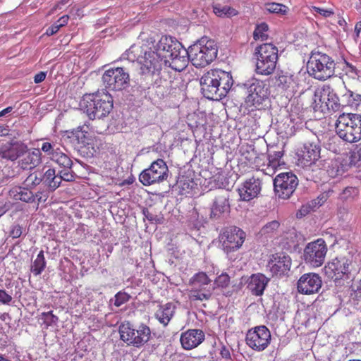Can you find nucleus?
I'll return each instance as SVG.
<instances>
[{"mask_svg":"<svg viewBox=\"0 0 361 361\" xmlns=\"http://www.w3.org/2000/svg\"><path fill=\"white\" fill-rule=\"evenodd\" d=\"M280 223L276 220H273L267 223L260 230L262 235H271L279 228Z\"/></svg>","mask_w":361,"mask_h":361,"instance_id":"46","label":"nucleus"},{"mask_svg":"<svg viewBox=\"0 0 361 361\" xmlns=\"http://www.w3.org/2000/svg\"><path fill=\"white\" fill-rule=\"evenodd\" d=\"M120 339L128 345L141 348L152 338L150 328L140 324L135 328L130 322H122L118 327Z\"/></svg>","mask_w":361,"mask_h":361,"instance_id":"8","label":"nucleus"},{"mask_svg":"<svg viewBox=\"0 0 361 361\" xmlns=\"http://www.w3.org/2000/svg\"><path fill=\"white\" fill-rule=\"evenodd\" d=\"M142 214L148 221L151 223L157 222V216L151 213L147 208L142 209Z\"/></svg>","mask_w":361,"mask_h":361,"instance_id":"57","label":"nucleus"},{"mask_svg":"<svg viewBox=\"0 0 361 361\" xmlns=\"http://www.w3.org/2000/svg\"><path fill=\"white\" fill-rule=\"evenodd\" d=\"M11 300V295L8 294L5 290L0 288V302L4 305H8Z\"/></svg>","mask_w":361,"mask_h":361,"instance_id":"55","label":"nucleus"},{"mask_svg":"<svg viewBox=\"0 0 361 361\" xmlns=\"http://www.w3.org/2000/svg\"><path fill=\"white\" fill-rule=\"evenodd\" d=\"M230 283V276L226 273H222L214 281L216 287L226 288Z\"/></svg>","mask_w":361,"mask_h":361,"instance_id":"51","label":"nucleus"},{"mask_svg":"<svg viewBox=\"0 0 361 361\" xmlns=\"http://www.w3.org/2000/svg\"><path fill=\"white\" fill-rule=\"evenodd\" d=\"M42 182H43V176L38 177L36 173H30L25 180L26 186L30 190L39 185Z\"/></svg>","mask_w":361,"mask_h":361,"instance_id":"49","label":"nucleus"},{"mask_svg":"<svg viewBox=\"0 0 361 361\" xmlns=\"http://www.w3.org/2000/svg\"><path fill=\"white\" fill-rule=\"evenodd\" d=\"M87 134V132L83 130V127L79 126L72 130H66L63 133V137L75 147H83L89 144V138Z\"/></svg>","mask_w":361,"mask_h":361,"instance_id":"26","label":"nucleus"},{"mask_svg":"<svg viewBox=\"0 0 361 361\" xmlns=\"http://www.w3.org/2000/svg\"><path fill=\"white\" fill-rule=\"evenodd\" d=\"M298 177L291 171L278 174L273 180L274 190L280 199L288 200L298 185Z\"/></svg>","mask_w":361,"mask_h":361,"instance_id":"13","label":"nucleus"},{"mask_svg":"<svg viewBox=\"0 0 361 361\" xmlns=\"http://www.w3.org/2000/svg\"><path fill=\"white\" fill-rule=\"evenodd\" d=\"M80 105L90 119L102 118L108 116L113 109L112 96L104 91L85 94Z\"/></svg>","mask_w":361,"mask_h":361,"instance_id":"3","label":"nucleus"},{"mask_svg":"<svg viewBox=\"0 0 361 361\" xmlns=\"http://www.w3.org/2000/svg\"><path fill=\"white\" fill-rule=\"evenodd\" d=\"M13 109V106H8L6 109L0 111V117L5 116L8 114H10L11 112H12Z\"/></svg>","mask_w":361,"mask_h":361,"instance_id":"64","label":"nucleus"},{"mask_svg":"<svg viewBox=\"0 0 361 361\" xmlns=\"http://www.w3.org/2000/svg\"><path fill=\"white\" fill-rule=\"evenodd\" d=\"M322 281L317 274L308 273L300 276L298 283V291L305 295L317 293L322 287Z\"/></svg>","mask_w":361,"mask_h":361,"instance_id":"21","label":"nucleus"},{"mask_svg":"<svg viewBox=\"0 0 361 361\" xmlns=\"http://www.w3.org/2000/svg\"><path fill=\"white\" fill-rule=\"evenodd\" d=\"M176 306L172 302L160 305L155 313L156 318L164 326H167L175 313Z\"/></svg>","mask_w":361,"mask_h":361,"instance_id":"31","label":"nucleus"},{"mask_svg":"<svg viewBox=\"0 0 361 361\" xmlns=\"http://www.w3.org/2000/svg\"><path fill=\"white\" fill-rule=\"evenodd\" d=\"M212 295V290H206L204 288H194L190 293V298L192 300H208Z\"/></svg>","mask_w":361,"mask_h":361,"instance_id":"35","label":"nucleus"},{"mask_svg":"<svg viewBox=\"0 0 361 361\" xmlns=\"http://www.w3.org/2000/svg\"><path fill=\"white\" fill-rule=\"evenodd\" d=\"M204 340V334L200 329H189L180 336V343L185 350H191L198 346Z\"/></svg>","mask_w":361,"mask_h":361,"instance_id":"25","label":"nucleus"},{"mask_svg":"<svg viewBox=\"0 0 361 361\" xmlns=\"http://www.w3.org/2000/svg\"><path fill=\"white\" fill-rule=\"evenodd\" d=\"M269 281L264 274L258 273L252 274L247 281L248 290L256 296L262 295Z\"/></svg>","mask_w":361,"mask_h":361,"instance_id":"28","label":"nucleus"},{"mask_svg":"<svg viewBox=\"0 0 361 361\" xmlns=\"http://www.w3.org/2000/svg\"><path fill=\"white\" fill-rule=\"evenodd\" d=\"M213 12L220 18H231L237 16L238 12L236 9L228 6H221L220 4L212 5Z\"/></svg>","mask_w":361,"mask_h":361,"instance_id":"33","label":"nucleus"},{"mask_svg":"<svg viewBox=\"0 0 361 361\" xmlns=\"http://www.w3.org/2000/svg\"><path fill=\"white\" fill-rule=\"evenodd\" d=\"M131 296L126 292L119 291L114 296V305L116 307H120L126 302H128Z\"/></svg>","mask_w":361,"mask_h":361,"instance_id":"50","label":"nucleus"},{"mask_svg":"<svg viewBox=\"0 0 361 361\" xmlns=\"http://www.w3.org/2000/svg\"><path fill=\"white\" fill-rule=\"evenodd\" d=\"M182 44L176 38L171 36H162L159 42L151 47V51L147 55V66L164 75L166 72L162 70V66H167L172 52L180 49Z\"/></svg>","mask_w":361,"mask_h":361,"instance_id":"2","label":"nucleus"},{"mask_svg":"<svg viewBox=\"0 0 361 361\" xmlns=\"http://www.w3.org/2000/svg\"><path fill=\"white\" fill-rule=\"evenodd\" d=\"M352 260L345 257H336L324 267V271L328 278L336 281L350 278V266Z\"/></svg>","mask_w":361,"mask_h":361,"instance_id":"18","label":"nucleus"},{"mask_svg":"<svg viewBox=\"0 0 361 361\" xmlns=\"http://www.w3.org/2000/svg\"><path fill=\"white\" fill-rule=\"evenodd\" d=\"M190 62L197 67L210 64L217 56L218 48L215 42L207 37H202L189 47Z\"/></svg>","mask_w":361,"mask_h":361,"instance_id":"5","label":"nucleus"},{"mask_svg":"<svg viewBox=\"0 0 361 361\" xmlns=\"http://www.w3.org/2000/svg\"><path fill=\"white\" fill-rule=\"evenodd\" d=\"M299 238L300 235L295 229L288 231L284 238V240H286V244L288 246V249L293 248L294 250H296L297 247L298 246Z\"/></svg>","mask_w":361,"mask_h":361,"instance_id":"43","label":"nucleus"},{"mask_svg":"<svg viewBox=\"0 0 361 361\" xmlns=\"http://www.w3.org/2000/svg\"><path fill=\"white\" fill-rule=\"evenodd\" d=\"M264 10L270 13L286 15L288 11V6L279 3H267L264 5Z\"/></svg>","mask_w":361,"mask_h":361,"instance_id":"41","label":"nucleus"},{"mask_svg":"<svg viewBox=\"0 0 361 361\" xmlns=\"http://www.w3.org/2000/svg\"><path fill=\"white\" fill-rule=\"evenodd\" d=\"M307 68L310 75L319 80H326L335 75L336 63L326 54L312 51Z\"/></svg>","mask_w":361,"mask_h":361,"instance_id":"7","label":"nucleus"},{"mask_svg":"<svg viewBox=\"0 0 361 361\" xmlns=\"http://www.w3.org/2000/svg\"><path fill=\"white\" fill-rule=\"evenodd\" d=\"M8 195L11 198L15 200H20L27 203L35 202L34 193L27 186H14L10 189Z\"/></svg>","mask_w":361,"mask_h":361,"instance_id":"30","label":"nucleus"},{"mask_svg":"<svg viewBox=\"0 0 361 361\" xmlns=\"http://www.w3.org/2000/svg\"><path fill=\"white\" fill-rule=\"evenodd\" d=\"M178 184L183 190H191L194 188L195 185V183L192 179L185 176H183L180 179Z\"/></svg>","mask_w":361,"mask_h":361,"instance_id":"53","label":"nucleus"},{"mask_svg":"<svg viewBox=\"0 0 361 361\" xmlns=\"http://www.w3.org/2000/svg\"><path fill=\"white\" fill-rule=\"evenodd\" d=\"M151 51V47H143L142 46L133 44L126 52L127 59L129 61H137L139 63L142 64L141 71L147 68V54Z\"/></svg>","mask_w":361,"mask_h":361,"instance_id":"27","label":"nucleus"},{"mask_svg":"<svg viewBox=\"0 0 361 361\" xmlns=\"http://www.w3.org/2000/svg\"><path fill=\"white\" fill-rule=\"evenodd\" d=\"M211 281L204 272H198L190 279V284L195 288H201V286L208 285Z\"/></svg>","mask_w":361,"mask_h":361,"instance_id":"40","label":"nucleus"},{"mask_svg":"<svg viewBox=\"0 0 361 361\" xmlns=\"http://www.w3.org/2000/svg\"><path fill=\"white\" fill-rule=\"evenodd\" d=\"M314 10L317 13H319L320 15L326 18L331 16L334 13L333 11H331V10H327L317 7H314Z\"/></svg>","mask_w":361,"mask_h":361,"instance_id":"59","label":"nucleus"},{"mask_svg":"<svg viewBox=\"0 0 361 361\" xmlns=\"http://www.w3.org/2000/svg\"><path fill=\"white\" fill-rule=\"evenodd\" d=\"M141 71L140 79L134 82L130 91V100L134 102H142L144 99H149V92L152 86L160 87L166 80L164 75L154 71L150 66Z\"/></svg>","mask_w":361,"mask_h":361,"instance_id":"4","label":"nucleus"},{"mask_svg":"<svg viewBox=\"0 0 361 361\" xmlns=\"http://www.w3.org/2000/svg\"><path fill=\"white\" fill-rule=\"evenodd\" d=\"M10 209V205L5 203L0 206V218Z\"/></svg>","mask_w":361,"mask_h":361,"instance_id":"63","label":"nucleus"},{"mask_svg":"<svg viewBox=\"0 0 361 361\" xmlns=\"http://www.w3.org/2000/svg\"><path fill=\"white\" fill-rule=\"evenodd\" d=\"M47 73L46 72L40 71L37 74H36L34 77V81L35 83H40L44 80L46 78Z\"/></svg>","mask_w":361,"mask_h":361,"instance_id":"60","label":"nucleus"},{"mask_svg":"<svg viewBox=\"0 0 361 361\" xmlns=\"http://www.w3.org/2000/svg\"><path fill=\"white\" fill-rule=\"evenodd\" d=\"M23 161L27 164H30L33 167L38 166L42 162V153L39 149H34L28 152Z\"/></svg>","mask_w":361,"mask_h":361,"instance_id":"42","label":"nucleus"},{"mask_svg":"<svg viewBox=\"0 0 361 361\" xmlns=\"http://www.w3.org/2000/svg\"><path fill=\"white\" fill-rule=\"evenodd\" d=\"M245 237L246 234L241 228L231 226L225 228L219 235V241L224 252L229 254L242 247Z\"/></svg>","mask_w":361,"mask_h":361,"instance_id":"15","label":"nucleus"},{"mask_svg":"<svg viewBox=\"0 0 361 361\" xmlns=\"http://www.w3.org/2000/svg\"><path fill=\"white\" fill-rule=\"evenodd\" d=\"M342 102H343V106H357L361 102V94L354 93L348 90L342 95Z\"/></svg>","mask_w":361,"mask_h":361,"instance_id":"39","label":"nucleus"},{"mask_svg":"<svg viewBox=\"0 0 361 361\" xmlns=\"http://www.w3.org/2000/svg\"><path fill=\"white\" fill-rule=\"evenodd\" d=\"M327 252V247L322 238L309 243L304 249L303 259L306 264L313 267L322 266Z\"/></svg>","mask_w":361,"mask_h":361,"instance_id":"16","label":"nucleus"},{"mask_svg":"<svg viewBox=\"0 0 361 361\" xmlns=\"http://www.w3.org/2000/svg\"><path fill=\"white\" fill-rule=\"evenodd\" d=\"M209 209L211 221L216 223L224 221L231 212L230 192L224 189L214 191Z\"/></svg>","mask_w":361,"mask_h":361,"instance_id":"10","label":"nucleus"},{"mask_svg":"<svg viewBox=\"0 0 361 361\" xmlns=\"http://www.w3.org/2000/svg\"><path fill=\"white\" fill-rule=\"evenodd\" d=\"M102 81L109 90L122 91L130 85L129 71L124 67L109 68L104 73Z\"/></svg>","mask_w":361,"mask_h":361,"instance_id":"12","label":"nucleus"},{"mask_svg":"<svg viewBox=\"0 0 361 361\" xmlns=\"http://www.w3.org/2000/svg\"><path fill=\"white\" fill-rule=\"evenodd\" d=\"M273 80H274V85L282 90L289 87L292 82L291 75L283 71L278 72Z\"/></svg>","mask_w":361,"mask_h":361,"instance_id":"37","label":"nucleus"},{"mask_svg":"<svg viewBox=\"0 0 361 361\" xmlns=\"http://www.w3.org/2000/svg\"><path fill=\"white\" fill-rule=\"evenodd\" d=\"M338 137L348 142H356L361 139V115L342 114L336 123Z\"/></svg>","mask_w":361,"mask_h":361,"instance_id":"6","label":"nucleus"},{"mask_svg":"<svg viewBox=\"0 0 361 361\" xmlns=\"http://www.w3.org/2000/svg\"><path fill=\"white\" fill-rule=\"evenodd\" d=\"M179 48L180 49L177 50L176 52L171 54V58L166 66L171 67L176 71L180 72L188 66V62L190 61V57L189 56V47L185 49L181 44Z\"/></svg>","mask_w":361,"mask_h":361,"instance_id":"23","label":"nucleus"},{"mask_svg":"<svg viewBox=\"0 0 361 361\" xmlns=\"http://www.w3.org/2000/svg\"><path fill=\"white\" fill-rule=\"evenodd\" d=\"M28 150L27 145L22 141L11 140L0 147V157L14 161L24 155Z\"/></svg>","mask_w":361,"mask_h":361,"instance_id":"20","label":"nucleus"},{"mask_svg":"<svg viewBox=\"0 0 361 361\" xmlns=\"http://www.w3.org/2000/svg\"><path fill=\"white\" fill-rule=\"evenodd\" d=\"M291 264V259L289 255L284 253H276L271 255L268 262L267 267L273 276L281 277L288 275Z\"/></svg>","mask_w":361,"mask_h":361,"instance_id":"19","label":"nucleus"},{"mask_svg":"<svg viewBox=\"0 0 361 361\" xmlns=\"http://www.w3.org/2000/svg\"><path fill=\"white\" fill-rule=\"evenodd\" d=\"M73 165H68V167H61V169L59 171V177L61 178V182L65 181H73L75 179V174L72 171Z\"/></svg>","mask_w":361,"mask_h":361,"instance_id":"48","label":"nucleus"},{"mask_svg":"<svg viewBox=\"0 0 361 361\" xmlns=\"http://www.w3.org/2000/svg\"><path fill=\"white\" fill-rule=\"evenodd\" d=\"M42 319L44 320V323L47 326H51L57 323L59 318L57 316L53 314L52 311L47 312H43L42 314Z\"/></svg>","mask_w":361,"mask_h":361,"instance_id":"52","label":"nucleus"},{"mask_svg":"<svg viewBox=\"0 0 361 361\" xmlns=\"http://www.w3.org/2000/svg\"><path fill=\"white\" fill-rule=\"evenodd\" d=\"M51 161L57 164L61 168L68 167V165L73 164V161L62 149L55 154Z\"/></svg>","mask_w":361,"mask_h":361,"instance_id":"44","label":"nucleus"},{"mask_svg":"<svg viewBox=\"0 0 361 361\" xmlns=\"http://www.w3.org/2000/svg\"><path fill=\"white\" fill-rule=\"evenodd\" d=\"M59 173L56 174L54 169H49L43 175V183L50 191H54L61 183Z\"/></svg>","mask_w":361,"mask_h":361,"instance_id":"32","label":"nucleus"},{"mask_svg":"<svg viewBox=\"0 0 361 361\" xmlns=\"http://www.w3.org/2000/svg\"><path fill=\"white\" fill-rule=\"evenodd\" d=\"M45 267L46 260L44 255V251L41 250L31 266V271L34 275L38 276L42 274Z\"/></svg>","mask_w":361,"mask_h":361,"instance_id":"38","label":"nucleus"},{"mask_svg":"<svg viewBox=\"0 0 361 361\" xmlns=\"http://www.w3.org/2000/svg\"><path fill=\"white\" fill-rule=\"evenodd\" d=\"M233 82L231 72L211 69L200 78L201 92L209 100L219 101L227 95Z\"/></svg>","mask_w":361,"mask_h":361,"instance_id":"1","label":"nucleus"},{"mask_svg":"<svg viewBox=\"0 0 361 361\" xmlns=\"http://www.w3.org/2000/svg\"><path fill=\"white\" fill-rule=\"evenodd\" d=\"M271 333L264 326H258L252 328L246 334L245 341L252 349L260 352L267 348L271 341Z\"/></svg>","mask_w":361,"mask_h":361,"instance_id":"17","label":"nucleus"},{"mask_svg":"<svg viewBox=\"0 0 361 361\" xmlns=\"http://www.w3.org/2000/svg\"><path fill=\"white\" fill-rule=\"evenodd\" d=\"M23 233V227L19 224H15L11 226L10 231V236L13 238H19Z\"/></svg>","mask_w":361,"mask_h":361,"instance_id":"54","label":"nucleus"},{"mask_svg":"<svg viewBox=\"0 0 361 361\" xmlns=\"http://www.w3.org/2000/svg\"><path fill=\"white\" fill-rule=\"evenodd\" d=\"M359 195V189L356 187H346L340 194L342 201H352Z\"/></svg>","mask_w":361,"mask_h":361,"instance_id":"45","label":"nucleus"},{"mask_svg":"<svg viewBox=\"0 0 361 361\" xmlns=\"http://www.w3.org/2000/svg\"><path fill=\"white\" fill-rule=\"evenodd\" d=\"M68 18H69L68 16H67V15L63 16L61 18H60L59 20L56 23H58V25H61V27L67 24Z\"/></svg>","mask_w":361,"mask_h":361,"instance_id":"62","label":"nucleus"},{"mask_svg":"<svg viewBox=\"0 0 361 361\" xmlns=\"http://www.w3.org/2000/svg\"><path fill=\"white\" fill-rule=\"evenodd\" d=\"M243 86L247 94L245 100L247 107L258 108L260 104L268 99L269 87L263 81L252 78L245 81Z\"/></svg>","mask_w":361,"mask_h":361,"instance_id":"11","label":"nucleus"},{"mask_svg":"<svg viewBox=\"0 0 361 361\" xmlns=\"http://www.w3.org/2000/svg\"><path fill=\"white\" fill-rule=\"evenodd\" d=\"M320 146L313 142H306L302 147L298 150L297 154L299 160L305 166L311 165L320 157Z\"/></svg>","mask_w":361,"mask_h":361,"instance_id":"22","label":"nucleus"},{"mask_svg":"<svg viewBox=\"0 0 361 361\" xmlns=\"http://www.w3.org/2000/svg\"><path fill=\"white\" fill-rule=\"evenodd\" d=\"M261 190V180L252 177L245 181L243 186L238 189V193L242 200L250 201L257 197Z\"/></svg>","mask_w":361,"mask_h":361,"instance_id":"24","label":"nucleus"},{"mask_svg":"<svg viewBox=\"0 0 361 361\" xmlns=\"http://www.w3.org/2000/svg\"><path fill=\"white\" fill-rule=\"evenodd\" d=\"M283 155V153L282 151H269L268 154L270 161H279Z\"/></svg>","mask_w":361,"mask_h":361,"instance_id":"56","label":"nucleus"},{"mask_svg":"<svg viewBox=\"0 0 361 361\" xmlns=\"http://www.w3.org/2000/svg\"><path fill=\"white\" fill-rule=\"evenodd\" d=\"M61 149L57 142L50 140L43 142L40 148V150L48 156L51 160Z\"/></svg>","mask_w":361,"mask_h":361,"instance_id":"36","label":"nucleus"},{"mask_svg":"<svg viewBox=\"0 0 361 361\" xmlns=\"http://www.w3.org/2000/svg\"><path fill=\"white\" fill-rule=\"evenodd\" d=\"M269 30V26L266 23H262L256 25L253 32L255 39L261 38L262 40H267L268 35L264 32Z\"/></svg>","mask_w":361,"mask_h":361,"instance_id":"47","label":"nucleus"},{"mask_svg":"<svg viewBox=\"0 0 361 361\" xmlns=\"http://www.w3.org/2000/svg\"><path fill=\"white\" fill-rule=\"evenodd\" d=\"M60 28H61V25H58L57 23H54L52 25H51L50 27H49L47 29L46 34L48 36L53 35L56 34L59 30Z\"/></svg>","mask_w":361,"mask_h":361,"instance_id":"58","label":"nucleus"},{"mask_svg":"<svg viewBox=\"0 0 361 361\" xmlns=\"http://www.w3.org/2000/svg\"><path fill=\"white\" fill-rule=\"evenodd\" d=\"M221 355L224 358H231V353L228 348H226L225 345H222L221 349Z\"/></svg>","mask_w":361,"mask_h":361,"instance_id":"61","label":"nucleus"},{"mask_svg":"<svg viewBox=\"0 0 361 361\" xmlns=\"http://www.w3.org/2000/svg\"><path fill=\"white\" fill-rule=\"evenodd\" d=\"M278 48L271 43H264L255 49L256 72L269 75L274 73L278 61Z\"/></svg>","mask_w":361,"mask_h":361,"instance_id":"9","label":"nucleus"},{"mask_svg":"<svg viewBox=\"0 0 361 361\" xmlns=\"http://www.w3.org/2000/svg\"><path fill=\"white\" fill-rule=\"evenodd\" d=\"M320 97L323 99H326V104L323 106V108L326 109V114H331L340 111L343 104L340 102V99L334 91V90L330 86L326 85L325 92L322 93Z\"/></svg>","mask_w":361,"mask_h":361,"instance_id":"29","label":"nucleus"},{"mask_svg":"<svg viewBox=\"0 0 361 361\" xmlns=\"http://www.w3.org/2000/svg\"><path fill=\"white\" fill-rule=\"evenodd\" d=\"M326 89V85H324V87L321 89L317 90L314 94L312 107L314 111H319L324 114H326V109L323 108V106L326 104V99H323L322 97H320L322 93L325 92Z\"/></svg>","mask_w":361,"mask_h":361,"instance_id":"34","label":"nucleus"},{"mask_svg":"<svg viewBox=\"0 0 361 361\" xmlns=\"http://www.w3.org/2000/svg\"><path fill=\"white\" fill-rule=\"evenodd\" d=\"M169 176V169L166 162L158 159L154 161L148 169L143 170L139 180L145 186L159 183L166 180Z\"/></svg>","mask_w":361,"mask_h":361,"instance_id":"14","label":"nucleus"}]
</instances>
